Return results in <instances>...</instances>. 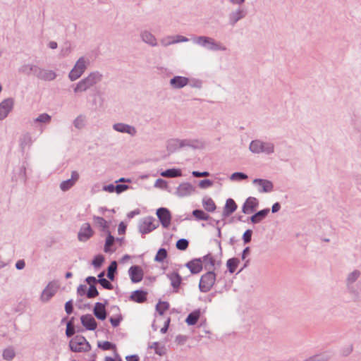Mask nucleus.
<instances>
[{
  "mask_svg": "<svg viewBox=\"0 0 361 361\" xmlns=\"http://www.w3.org/2000/svg\"><path fill=\"white\" fill-rule=\"evenodd\" d=\"M192 42L207 50L212 51L226 50V47L220 42H217L214 38L207 36H194L192 38Z\"/></svg>",
  "mask_w": 361,
  "mask_h": 361,
  "instance_id": "obj_1",
  "label": "nucleus"
},
{
  "mask_svg": "<svg viewBox=\"0 0 361 361\" xmlns=\"http://www.w3.org/2000/svg\"><path fill=\"white\" fill-rule=\"evenodd\" d=\"M249 150L255 154H264L265 155H271L275 152V145L271 142L256 139L250 142Z\"/></svg>",
  "mask_w": 361,
  "mask_h": 361,
  "instance_id": "obj_2",
  "label": "nucleus"
},
{
  "mask_svg": "<svg viewBox=\"0 0 361 361\" xmlns=\"http://www.w3.org/2000/svg\"><path fill=\"white\" fill-rule=\"evenodd\" d=\"M90 61L86 56H80L75 63L72 69L68 74L70 81L74 82L79 79L87 69Z\"/></svg>",
  "mask_w": 361,
  "mask_h": 361,
  "instance_id": "obj_3",
  "label": "nucleus"
},
{
  "mask_svg": "<svg viewBox=\"0 0 361 361\" xmlns=\"http://www.w3.org/2000/svg\"><path fill=\"white\" fill-rule=\"evenodd\" d=\"M233 5H237L238 7L231 11L228 16V23L231 25H235L239 20L245 18L247 15L246 9L243 6L245 0H229Z\"/></svg>",
  "mask_w": 361,
  "mask_h": 361,
  "instance_id": "obj_4",
  "label": "nucleus"
},
{
  "mask_svg": "<svg viewBox=\"0 0 361 361\" xmlns=\"http://www.w3.org/2000/svg\"><path fill=\"white\" fill-rule=\"evenodd\" d=\"M190 79L180 75H176L171 78L169 80V85L173 89H181L188 85H191L192 87H200L201 82L200 81H193L194 84H190Z\"/></svg>",
  "mask_w": 361,
  "mask_h": 361,
  "instance_id": "obj_5",
  "label": "nucleus"
},
{
  "mask_svg": "<svg viewBox=\"0 0 361 361\" xmlns=\"http://www.w3.org/2000/svg\"><path fill=\"white\" fill-rule=\"evenodd\" d=\"M216 281V274L212 271H208L203 274L200 280L199 289L202 293L209 292Z\"/></svg>",
  "mask_w": 361,
  "mask_h": 361,
  "instance_id": "obj_6",
  "label": "nucleus"
},
{
  "mask_svg": "<svg viewBox=\"0 0 361 361\" xmlns=\"http://www.w3.org/2000/svg\"><path fill=\"white\" fill-rule=\"evenodd\" d=\"M361 276V271L359 269H353L350 271L345 277V285L349 290V293L355 298L359 297L358 292L355 290L353 285Z\"/></svg>",
  "mask_w": 361,
  "mask_h": 361,
  "instance_id": "obj_7",
  "label": "nucleus"
},
{
  "mask_svg": "<svg viewBox=\"0 0 361 361\" xmlns=\"http://www.w3.org/2000/svg\"><path fill=\"white\" fill-rule=\"evenodd\" d=\"M71 350L73 352H87L90 350V345L86 338L82 336H76L69 343Z\"/></svg>",
  "mask_w": 361,
  "mask_h": 361,
  "instance_id": "obj_8",
  "label": "nucleus"
},
{
  "mask_svg": "<svg viewBox=\"0 0 361 361\" xmlns=\"http://www.w3.org/2000/svg\"><path fill=\"white\" fill-rule=\"evenodd\" d=\"M158 226L159 224L154 217L146 216L140 221L138 228L142 234H147L156 229Z\"/></svg>",
  "mask_w": 361,
  "mask_h": 361,
  "instance_id": "obj_9",
  "label": "nucleus"
},
{
  "mask_svg": "<svg viewBox=\"0 0 361 361\" xmlns=\"http://www.w3.org/2000/svg\"><path fill=\"white\" fill-rule=\"evenodd\" d=\"M15 99L7 97L0 102V121L4 120L13 110Z\"/></svg>",
  "mask_w": 361,
  "mask_h": 361,
  "instance_id": "obj_10",
  "label": "nucleus"
},
{
  "mask_svg": "<svg viewBox=\"0 0 361 361\" xmlns=\"http://www.w3.org/2000/svg\"><path fill=\"white\" fill-rule=\"evenodd\" d=\"M252 184L257 188L260 193H268L274 190V184L271 180L262 178H255Z\"/></svg>",
  "mask_w": 361,
  "mask_h": 361,
  "instance_id": "obj_11",
  "label": "nucleus"
},
{
  "mask_svg": "<svg viewBox=\"0 0 361 361\" xmlns=\"http://www.w3.org/2000/svg\"><path fill=\"white\" fill-rule=\"evenodd\" d=\"M51 121V116L47 113H42L31 121V125L42 131L43 128Z\"/></svg>",
  "mask_w": 361,
  "mask_h": 361,
  "instance_id": "obj_12",
  "label": "nucleus"
},
{
  "mask_svg": "<svg viewBox=\"0 0 361 361\" xmlns=\"http://www.w3.org/2000/svg\"><path fill=\"white\" fill-rule=\"evenodd\" d=\"M204 142L199 139H180V149H200L204 148Z\"/></svg>",
  "mask_w": 361,
  "mask_h": 361,
  "instance_id": "obj_13",
  "label": "nucleus"
},
{
  "mask_svg": "<svg viewBox=\"0 0 361 361\" xmlns=\"http://www.w3.org/2000/svg\"><path fill=\"white\" fill-rule=\"evenodd\" d=\"M59 286L56 282H49L40 295V300L43 302H48L57 292Z\"/></svg>",
  "mask_w": 361,
  "mask_h": 361,
  "instance_id": "obj_14",
  "label": "nucleus"
},
{
  "mask_svg": "<svg viewBox=\"0 0 361 361\" xmlns=\"http://www.w3.org/2000/svg\"><path fill=\"white\" fill-rule=\"evenodd\" d=\"M112 128L116 132L126 133L131 137L135 136L137 133V130L135 126L125 123H116L113 124Z\"/></svg>",
  "mask_w": 361,
  "mask_h": 361,
  "instance_id": "obj_15",
  "label": "nucleus"
},
{
  "mask_svg": "<svg viewBox=\"0 0 361 361\" xmlns=\"http://www.w3.org/2000/svg\"><path fill=\"white\" fill-rule=\"evenodd\" d=\"M94 235V231L89 223H83L78 233V239L80 242H86Z\"/></svg>",
  "mask_w": 361,
  "mask_h": 361,
  "instance_id": "obj_16",
  "label": "nucleus"
},
{
  "mask_svg": "<svg viewBox=\"0 0 361 361\" xmlns=\"http://www.w3.org/2000/svg\"><path fill=\"white\" fill-rule=\"evenodd\" d=\"M195 192V188L190 183H180L176 188L175 194L179 197L190 196Z\"/></svg>",
  "mask_w": 361,
  "mask_h": 361,
  "instance_id": "obj_17",
  "label": "nucleus"
},
{
  "mask_svg": "<svg viewBox=\"0 0 361 361\" xmlns=\"http://www.w3.org/2000/svg\"><path fill=\"white\" fill-rule=\"evenodd\" d=\"M156 214L164 228H168L170 226L171 214L168 209L161 207L157 210Z\"/></svg>",
  "mask_w": 361,
  "mask_h": 361,
  "instance_id": "obj_18",
  "label": "nucleus"
},
{
  "mask_svg": "<svg viewBox=\"0 0 361 361\" xmlns=\"http://www.w3.org/2000/svg\"><path fill=\"white\" fill-rule=\"evenodd\" d=\"M103 78V75L99 71H92L86 77L83 78L88 88L94 87L99 83Z\"/></svg>",
  "mask_w": 361,
  "mask_h": 361,
  "instance_id": "obj_19",
  "label": "nucleus"
},
{
  "mask_svg": "<svg viewBox=\"0 0 361 361\" xmlns=\"http://www.w3.org/2000/svg\"><path fill=\"white\" fill-rule=\"evenodd\" d=\"M78 179L79 173L77 171H73L71 173V178H68L66 180H63L59 185V188L63 192H66L75 185Z\"/></svg>",
  "mask_w": 361,
  "mask_h": 361,
  "instance_id": "obj_20",
  "label": "nucleus"
},
{
  "mask_svg": "<svg viewBox=\"0 0 361 361\" xmlns=\"http://www.w3.org/2000/svg\"><path fill=\"white\" fill-rule=\"evenodd\" d=\"M35 140V138L30 132H25L19 137V147L22 150H25L27 148H30Z\"/></svg>",
  "mask_w": 361,
  "mask_h": 361,
  "instance_id": "obj_21",
  "label": "nucleus"
},
{
  "mask_svg": "<svg viewBox=\"0 0 361 361\" xmlns=\"http://www.w3.org/2000/svg\"><path fill=\"white\" fill-rule=\"evenodd\" d=\"M57 77V73L50 69H45L42 68H39L37 78L39 80L44 81H53Z\"/></svg>",
  "mask_w": 361,
  "mask_h": 361,
  "instance_id": "obj_22",
  "label": "nucleus"
},
{
  "mask_svg": "<svg viewBox=\"0 0 361 361\" xmlns=\"http://www.w3.org/2000/svg\"><path fill=\"white\" fill-rule=\"evenodd\" d=\"M259 204V201L256 197H249L243 206V212L245 214L252 213Z\"/></svg>",
  "mask_w": 361,
  "mask_h": 361,
  "instance_id": "obj_23",
  "label": "nucleus"
},
{
  "mask_svg": "<svg viewBox=\"0 0 361 361\" xmlns=\"http://www.w3.org/2000/svg\"><path fill=\"white\" fill-rule=\"evenodd\" d=\"M39 66L33 63H25L19 68V72L27 76H37Z\"/></svg>",
  "mask_w": 361,
  "mask_h": 361,
  "instance_id": "obj_24",
  "label": "nucleus"
},
{
  "mask_svg": "<svg viewBox=\"0 0 361 361\" xmlns=\"http://www.w3.org/2000/svg\"><path fill=\"white\" fill-rule=\"evenodd\" d=\"M128 274L133 283L140 282L143 278V271L139 266L131 267L128 270Z\"/></svg>",
  "mask_w": 361,
  "mask_h": 361,
  "instance_id": "obj_25",
  "label": "nucleus"
},
{
  "mask_svg": "<svg viewBox=\"0 0 361 361\" xmlns=\"http://www.w3.org/2000/svg\"><path fill=\"white\" fill-rule=\"evenodd\" d=\"M140 38L142 41L151 47L157 46V39L156 37L149 30H145L140 32Z\"/></svg>",
  "mask_w": 361,
  "mask_h": 361,
  "instance_id": "obj_26",
  "label": "nucleus"
},
{
  "mask_svg": "<svg viewBox=\"0 0 361 361\" xmlns=\"http://www.w3.org/2000/svg\"><path fill=\"white\" fill-rule=\"evenodd\" d=\"M92 221L94 226L98 228L101 231L104 233H109V223L106 221L104 218L94 215L92 216Z\"/></svg>",
  "mask_w": 361,
  "mask_h": 361,
  "instance_id": "obj_27",
  "label": "nucleus"
},
{
  "mask_svg": "<svg viewBox=\"0 0 361 361\" xmlns=\"http://www.w3.org/2000/svg\"><path fill=\"white\" fill-rule=\"evenodd\" d=\"M82 324L87 330L93 331L97 328V322L91 314L82 315L80 317Z\"/></svg>",
  "mask_w": 361,
  "mask_h": 361,
  "instance_id": "obj_28",
  "label": "nucleus"
},
{
  "mask_svg": "<svg viewBox=\"0 0 361 361\" xmlns=\"http://www.w3.org/2000/svg\"><path fill=\"white\" fill-rule=\"evenodd\" d=\"M93 312L98 319L104 320L106 317L105 305L102 302L95 303Z\"/></svg>",
  "mask_w": 361,
  "mask_h": 361,
  "instance_id": "obj_29",
  "label": "nucleus"
},
{
  "mask_svg": "<svg viewBox=\"0 0 361 361\" xmlns=\"http://www.w3.org/2000/svg\"><path fill=\"white\" fill-rule=\"evenodd\" d=\"M237 209V204L233 199H228L224 207L223 216L224 217L229 216Z\"/></svg>",
  "mask_w": 361,
  "mask_h": 361,
  "instance_id": "obj_30",
  "label": "nucleus"
},
{
  "mask_svg": "<svg viewBox=\"0 0 361 361\" xmlns=\"http://www.w3.org/2000/svg\"><path fill=\"white\" fill-rule=\"evenodd\" d=\"M72 88L74 94L76 96H78L89 90L83 78L73 84L72 85Z\"/></svg>",
  "mask_w": 361,
  "mask_h": 361,
  "instance_id": "obj_31",
  "label": "nucleus"
},
{
  "mask_svg": "<svg viewBox=\"0 0 361 361\" xmlns=\"http://www.w3.org/2000/svg\"><path fill=\"white\" fill-rule=\"evenodd\" d=\"M191 273L197 274L202 269V263L200 259H195L186 264Z\"/></svg>",
  "mask_w": 361,
  "mask_h": 361,
  "instance_id": "obj_32",
  "label": "nucleus"
},
{
  "mask_svg": "<svg viewBox=\"0 0 361 361\" xmlns=\"http://www.w3.org/2000/svg\"><path fill=\"white\" fill-rule=\"evenodd\" d=\"M166 149L170 153H173L180 149V139L171 138L166 142Z\"/></svg>",
  "mask_w": 361,
  "mask_h": 361,
  "instance_id": "obj_33",
  "label": "nucleus"
},
{
  "mask_svg": "<svg viewBox=\"0 0 361 361\" xmlns=\"http://www.w3.org/2000/svg\"><path fill=\"white\" fill-rule=\"evenodd\" d=\"M167 276L170 280L171 285L173 288L174 291L177 292L181 283V277L176 272L168 274Z\"/></svg>",
  "mask_w": 361,
  "mask_h": 361,
  "instance_id": "obj_34",
  "label": "nucleus"
},
{
  "mask_svg": "<svg viewBox=\"0 0 361 361\" xmlns=\"http://www.w3.org/2000/svg\"><path fill=\"white\" fill-rule=\"evenodd\" d=\"M160 175L166 178H176L182 176V171L180 169H169L161 171Z\"/></svg>",
  "mask_w": 361,
  "mask_h": 361,
  "instance_id": "obj_35",
  "label": "nucleus"
},
{
  "mask_svg": "<svg viewBox=\"0 0 361 361\" xmlns=\"http://www.w3.org/2000/svg\"><path fill=\"white\" fill-rule=\"evenodd\" d=\"M269 209L267 208L257 212L255 214L251 216V222L253 224L259 223L262 219H264L267 216V215L269 213Z\"/></svg>",
  "mask_w": 361,
  "mask_h": 361,
  "instance_id": "obj_36",
  "label": "nucleus"
},
{
  "mask_svg": "<svg viewBox=\"0 0 361 361\" xmlns=\"http://www.w3.org/2000/svg\"><path fill=\"white\" fill-rule=\"evenodd\" d=\"M202 202V206L206 211L209 212H213L215 211L216 207L215 202L211 197H203Z\"/></svg>",
  "mask_w": 361,
  "mask_h": 361,
  "instance_id": "obj_37",
  "label": "nucleus"
},
{
  "mask_svg": "<svg viewBox=\"0 0 361 361\" xmlns=\"http://www.w3.org/2000/svg\"><path fill=\"white\" fill-rule=\"evenodd\" d=\"M14 178L16 180L24 182L26 179V167L25 165H21L14 171Z\"/></svg>",
  "mask_w": 361,
  "mask_h": 361,
  "instance_id": "obj_38",
  "label": "nucleus"
},
{
  "mask_svg": "<svg viewBox=\"0 0 361 361\" xmlns=\"http://www.w3.org/2000/svg\"><path fill=\"white\" fill-rule=\"evenodd\" d=\"M202 263L204 264L205 269L208 271H212L215 266V260L211 255L204 256Z\"/></svg>",
  "mask_w": 361,
  "mask_h": 361,
  "instance_id": "obj_39",
  "label": "nucleus"
},
{
  "mask_svg": "<svg viewBox=\"0 0 361 361\" xmlns=\"http://www.w3.org/2000/svg\"><path fill=\"white\" fill-rule=\"evenodd\" d=\"M106 234L107 237L106 239L104 251L106 253H112L114 251V250L111 248V246L114 242V238L111 235L110 232L106 233Z\"/></svg>",
  "mask_w": 361,
  "mask_h": 361,
  "instance_id": "obj_40",
  "label": "nucleus"
},
{
  "mask_svg": "<svg viewBox=\"0 0 361 361\" xmlns=\"http://www.w3.org/2000/svg\"><path fill=\"white\" fill-rule=\"evenodd\" d=\"M200 311H194V312H191L185 319L186 323L188 325L195 324L200 318Z\"/></svg>",
  "mask_w": 361,
  "mask_h": 361,
  "instance_id": "obj_41",
  "label": "nucleus"
},
{
  "mask_svg": "<svg viewBox=\"0 0 361 361\" xmlns=\"http://www.w3.org/2000/svg\"><path fill=\"white\" fill-rule=\"evenodd\" d=\"M149 348L154 349V353L160 356L164 355L166 353L165 346L164 345H160L158 342L152 343Z\"/></svg>",
  "mask_w": 361,
  "mask_h": 361,
  "instance_id": "obj_42",
  "label": "nucleus"
},
{
  "mask_svg": "<svg viewBox=\"0 0 361 361\" xmlns=\"http://www.w3.org/2000/svg\"><path fill=\"white\" fill-rule=\"evenodd\" d=\"M133 300L137 302H142L146 300V293L141 290H136L131 295Z\"/></svg>",
  "mask_w": 361,
  "mask_h": 361,
  "instance_id": "obj_43",
  "label": "nucleus"
},
{
  "mask_svg": "<svg viewBox=\"0 0 361 361\" xmlns=\"http://www.w3.org/2000/svg\"><path fill=\"white\" fill-rule=\"evenodd\" d=\"M86 124V117L83 115L77 116L74 121L73 125L77 129H82Z\"/></svg>",
  "mask_w": 361,
  "mask_h": 361,
  "instance_id": "obj_44",
  "label": "nucleus"
},
{
  "mask_svg": "<svg viewBox=\"0 0 361 361\" xmlns=\"http://www.w3.org/2000/svg\"><path fill=\"white\" fill-rule=\"evenodd\" d=\"M247 178L248 176L245 173L241 172H235L229 176L230 180L233 182H240Z\"/></svg>",
  "mask_w": 361,
  "mask_h": 361,
  "instance_id": "obj_45",
  "label": "nucleus"
},
{
  "mask_svg": "<svg viewBox=\"0 0 361 361\" xmlns=\"http://www.w3.org/2000/svg\"><path fill=\"white\" fill-rule=\"evenodd\" d=\"M192 215L195 217L197 220H208L209 218V214L205 213L204 211L201 209H195L192 212Z\"/></svg>",
  "mask_w": 361,
  "mask_h": 361,
  "instance_id": "obj_46",
  "label": "nucleus"
},
{
  "mask_svg": "<svg viewBox=\"0 0 361 361\" xmlns=\"http://www.w3.org/2000/svg\"><path fill=\"white\" fill-rule=\"evenodd\" d=\"M329 360V356L326 353L315 355L312 357H310L305 360L304 361H328Z\"/></svg>",
  "mask_w": 361,
  "mask_h": 361,
  "instance_id": "obj_47",
  "label": "nucleus"
},
{
  "mask_svg": "<svg viewBox=\"0 0 361 361\" xmlns=\"http://www.w3.org/2000/svg\"><path fill=\"white\" fill-rule=\"evenodd\" d=\"M238 264H239V260L238 259L231 258L227 261L226 265L228 267L229 271L231 273H233L235 271Z\"/></svg>",
  "mask_w": 361,
  "mask_h": 361,
  "instance_id": "obj_48",
  "label": "nucleus"
},
{
  "mask_svg": "<svg viewBox=\"0 0 361 361\" xmlns=\"http://www.w3.org/2000/svg\"><path fill=\"white\" fill-rule=\"evenodd\" d=\"M98 347L104 350H114L116 351V345L109 341H99Z\"/></svg>",
  "mask_w": 361,
  "mask_h": 361,
  "instance_id": "obj_49",
  "label": "nucleus"
},
{
  "mask_svg": "<svg viewBox=\"0 0 361 361\" xmlns=\"http://www.w3.org/2000/svg\"><path fill=\"white\" fill-rule=\"evenodd\" d=\"M167 257V252L166 249L161 248L158 250L155 257L154 261L158 262H163Z\"/></svg>",
  "mask_w": 361,
  "mask_h": 361,
  "instance_id": "obj_50",
  "label": "nucleus"
},
{
  "mask_svg": "<svg viewBox=\"0 0 361 361\" xmlns=\"http://www.w3.org/2000/svg\"><path fill=\"white\" fill-rule=\"evenodd\" d=\"M214 185V181L209 179H204L199 181L198 186L201 189H207Z\"/></svg>",
  "mask_w": 361,
  "mask_h": 361,
  "instance_id": "obj_51",
  "label": "nucleus"
},
{
  "mask_svg": "<svg viewBox=\"0 0 361 361\" xmlns=\"http://www.w3.org/2000/svg\"><path fill=\"white\" fill-rule=\"evenodd\" d=\"M15 351L13 348H8L4 350L3 352V357L6 360H11L15 357Z\"/></svg>",
  "mask_w": 361,
  "mask_h": 361,
  "instance_id": "obj_52",
  "label": "nucleus"
},
{
  "mask_svg": "<svg viewBox=\"0 0 361 361\" xmlns=\"http://www.w3.org/2000/svg\"><path fill=\"white\" fill-rule=\"evenodd\" d=\"M169 305L166 302H159L156 307L157 311L160 315H162L164 312L169 309Z\"/></svg>",
  "mask_w": 361,
  "mask_h": 361,
  "instance_id": "obj_53",
  "label": "nucleus"
},
{
  "mask_svg": "<svg viewBox=\"0 0 361 361\" xmlns=\"http://www.w3.org/2000/svg\"><path fill=\"white\" fill-rule=\"evenodd\" d=\"M116 267H117L116 262L115 261H114L111 263V264L109 265V267L108 268L107 276L111 280L114 279V274L116 270Z\"/></svg>",
  "mask_w": 361,
  "mask_h": 361,
  "instance_id": "obj_54",
  "label": "nucleus"
},
{
  "mask_svg": "<svg viewBox=\"0 0 361 361\" xmlns=\"http://www.w3.org/2000/svg\"><path fill=\"white\" fill-rule=\"evenodd\" d=\"M104 276V273H101L98 276L99 278V283L105 288L106 289H111L112 288V285L111 283L108 281L106 280V279H103L102 278V276Z\"/></svg>",
  "mask_w": 361,
  "mask_h": 361,
  "instance_id": "obj_55",
  "label": "nucleus"
},
{
  "mask_svg": "<svg viewBox=\"0 0 361 361\" xmlns=\"http://www.w3.org/2000/svg\"><path fill=\"white\" fill-rule=\"evenodd\" d=\"M212 177L214 178L213 181H214V184H217L219 185H221L222 182L226 180L225 176L220 173L213 174Z\"/></svg>",
  "mask_w": 361,
  "mask_h": 361,
  "instance_id": "obj_56",
  "label": "nucleus"
},
{
  "mask_svg": "<svg viewBox=\"0 0 361 361\" xmlns=\"http://www.w3.org/2000/svg\"><path fill=\"white\" fill-rule=\"evenodd\" d=\"M188 247V241L186 239L181 238L176 243V247L180 250H185Z\"/></svg>",
  "mask_w": 361,
  "mask_h": 361,
  "instance_id": "obj_57",
  "label": "nucleus"
},
{
  "mask_svg": "<svg viewBox=\"0 0 361 361\" xmlns=\"http://www.w3.org/2000/svg\"><path fill=\"white\" fill-rule=\"evenodd\" d=\"M154 187L161 189H166L168 187V184L165 180L158 178L154 183Z\"/></svg>",
  "mask_w": 361,
  "mask_h": 361,
  "instance_id": "obj_58",
  "label": "nucleus"
},
{
  "mask_svg": "<svg viewBox=\"0 0 361 361\" xmlns=\"http://www.w3.org/2000/svg\"><path fill=\"white\" fill-rule=\"evenodd\" d=\"M98 295V291L94 285H91L87 290V296L89 298H94Z\"/></svg>",
  "mask_w": 361,
  "mask_h": 361,
  "instance_id": "obj_59",
  "label": "nucleus"
},
{
  "mask_svg": "<svg viewBox=\"0 0 361 361\" xmlns=\"http://www.w3.org/2000/svg\"><path fill=\"white\" fill-rule=\"evenodd\" d=\"M161 44L164 47H168L173 44V36H167L162 38L160 41Z\"/></svg>",
  "mask_w": 361,
  "mask_h": 361,
  "instance_id": "obj_60",
  "label": "nucleus"
},
{
  "mask_svg": "<svg viewBox=\"0 0 361 361\" xmlns=\"http://www.w3.org/2000/svg\"><path fill=\"white\" fill-rule=\"evenodd\" d=\"M173 44H174L180 43V42H187L189 41V39L183 35H177L173 36Z\"/></svg>",
  "mask_w": 361,
  "mask_h": 361,
  "instance_id": "obj_61",
  "label": "nucleus"
},
{
  "mask_svg": "<svg viewBox=\"0 0 361 361\" xmlns=\"http://www.w3.org/2000/svg\"><path fill=\"white\" fill-rule=\"evenodd\" d=\"M252 234V230L247 229V231H245L243 235V239L245 243H248L250 242Z\"/></svg>",
  "mask_w": 361,
  "mask_h": 361,
  "instance_id": "obj_62",
  "label": "nucleus"
},
{
  "mask_svg": "<svg viewBox=\"0 0 361 361\" xmlns=\"http://www.w3.org/2000/svg\"><path fill=\"white\" fill-rule=\"evenodd\" d=\"M103 262H104V257L102 255H97L93 259L92 264L95 267H100L102 265Z\"/></svg>",
  "mask_w": 361,
  "mask_h": 361,
  "instance_id": "obj_63",
  "label": "nucleus"
},
{
  "mask_svg": "<svg viewBox=\"0 0 361 361\" xmlns=\"http://www.w3.org/2000/svg\"><path fill=\"white\" fill-rule=\"evenodd\" d=\"M192 175L195 178H200V177H207L210 176L209 172L208 171H202L200 172L197 171H193L192 172Z\"/></svg>",
  "mask_w": 361,
  "mask_h": 361,
  "instance_id": "obj_64",
  "label": "nucleus"
}]
</instances>
